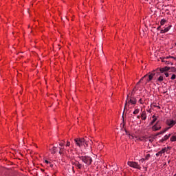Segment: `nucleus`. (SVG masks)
Segmentation results:
<instances>
[{
  "label": "nucleus",
  "mask_w": 176,
  "mask_h": 176,
  "mask_svg": "<svg viewBox=\"0 0 176 176\" xmlns=\"http://www.w3.org/2000/svg\"><path fill=\"white\" fill-rule=\"evenodd\" d=\"M134 93H135L134 91H133L131 93V96L129 98V96H127L124 110L126 109V107H128L129 108H133V107H131V106L135 105V104H137V98H135V96H134Z\"/></svg>",
  "instance_id": "f257e3e1"
},
{
  "label": "nucleus",
  "mask_w": 176,
  "mask_h": 176,
  "mask_svg": "<svg viewBox=\"0 0 176 176\" xmlns=\"http://www.w3.org/2000/svg\"><path fill=\"white\" fill-rule=\"evenodd\" d=\"M153 76H155V73H148V74L144 75L137 83V85H140V83H142V80H144V85H148L152 79H153Z\"/></svg>",
  "instance_id": "f03ea898"
},
{
  "label": "nucleus",
  "mask_w": 176,
  "mask_h": 176,
  "mask_svg": "<svg viewBox=\"0 0 176 176\" xmlns=\"http://www.w3.org/2000/svg\"><path fill=\"white\" fill-rule=\"evenodd\" d=\"M78 157L80 160L82 161V163H85V164H86V166H90V164H91V163L93 162V159H91V157L79 156Z\"/></svg>",
  "instance_id": "7ed1b4c3"
},
{
  "label": "nucleus",
  "mask_w": 176,
  "mask_h": 176,
  "mask_svg": "<svg viewBox=\"0 0 176 176\" xmlns=\"http://www.w3.org/2000/svg\"><path fill=\"white\" fill-rule=\"evenodd\" d=\"M91 145H93V141H91V140H85L82 146L86 149V151H87V152H91V149L93 148Z\"/></svg>",
  "instance_id": "20e7f679"
},
{
  "label": "nucleus",
  "mask_w": 176,
  "mask_h": 176,
  "mask_svg": "<svg viewBox=\"0 0 176 176\" xmlns=\"http://www.w3.org/2000/svg\"><path fill=\"white\" fill-rule=\"evenodd\" d=\"M74 142L76 146H78V148H81V146L85 145V138H76L74 139Z\"/></svg>",
  "instance_id": "39448f33"
},
{
  "label": "nucleus",
  "mask_w": 176,
  "mask_h": 176,
  "mask_svg": "<svg viewBox=\"0 0 176 176\" xmlns=\"http://www.w3.org/2000/svg\"><path fill=\"white\" fill-rule=\"evenodd\" d=\"M59 146H61L59 148V153L60 155H62V153H72V149L69 150H65V148H63L64 146V143H60Z\"/></svg>",
  "instance_id": "423d86ee"
},
{
  "label": "nucleus",
  "mask_w": 176,
  "mask_h": 176,
  "mask_svg": "<svg viewBox=\"0 0 176 176\" xmlns=\"http://www.w3.org/2000/svg\"><path fill=\"white\" fill-rule=\"evenodd\" d=\"M127 164L129 166V167L137 168L138 170H141V166L138 164V162L129 161Z\"/></svg>",
  "instance_id": "0eeeda50"
},
{
  "label": "nucleus",
  "mask_w": 176,
  "mask_h": 176,
  "mask_svg": "<svg viewBox=\"0 0 176 176\" xmlns=\"http://www.w3.org/2000/svg\"><path fill=\"white\" fill-rule=\"evenodd\" d=\"M126 135H129L130 140H133L134 141H142V137H138L134 135H131L127 132V131H125Z\"/></svg>",
  "instance_id": "6e6552de"
},
{
  "label": "nucleus",
  "mask_w": 176,
  "mask_h": 176,
  "mask_svg": "<svg viewBox=\"0 0 176 176\" xmlns=\"http://www.w3.org/2000/svg\"><path fill=\"white\" fill-rule=\"evenodd\" d=\"M160 129H162V124H160V122L157 121L155 125H153L151 127V130L153 131H158V130H160Z\"/></svg>",
  "instance_id": "1a4fd4ad"
},
{
  "label": "nucleus",
  "mask_w": 176,
  "mask_h": 176,
  "mask_svg": "<svg viewBox=\"0 0 176 176\" xmlns=\"http://www.w3.org/2000/svg\"><path fill=\"white\" fill-rule=\"evenodd\" d=\"M166 124H167V126H169L168 128H166L168 130V129H171V127H173V126H175L176 121L173 120H171V119L167 120H166Z\"/></svg>",
  "instance_id": "9d476101"
},
{
  "label": "nucleus",
  "mask_w": 176,
  "mask_h": 176,
  "mask_svg": "<svg viewBox=\"0 0 176 176\" xmlns=\"http://www.w3.org/2000/svg\"><path fill=\"white\" fill-rule=\"evenodd\" d=\"M171 25H169L168 27L165 28L164 29L161 30L160 34H166V32H168L170 30H171Z\"/></svg>",
  "instance_id": "9b49d317"
},
{
  "label": "nucleus",
  "mask_w": 176,
  "mask_h": 176,
  "mask_svg": "<svg viewBox=\"0 0 176 176\" xmlns=\"http://www.w3.org/2000/svg\"><path fill=\"white\" fill-rule=\"evenodd\" d=\"M74 166H75L76 168H79L80 170L83 168V167H85L82 164L79 163L78 161H76V162H74Z\"/></svg>",
  "instance_id": "f8f14e48"
},
{
  "label": "nucleus",
  "mask_w": 176,
  "mask_h": 176,
  "mask_svg": "<svg viewBox=\"0 0 176 176\" xmlns=\"http://www.w3.org/2000/svg\"><path fill=\"white\" fill-rule=\"evenodd\" d=\"M167 152V148H162L160 151L156 153V156H162V155L166 153Z\"/></svg>",
  "instance_id": "ddd939ff"
},
{
  "label": "nucleus",
  "mask_w": 176,
  "mask_h": 176,
  "mask_svg": "<svg viewBox=\"0 0 176 176\" xmlns=\"http://www.w3.org/2000/svg\"><path fill=\"white\" fill-rule=\"evenodd\" d=\"M142 120H146V111H143L141 114Z\"/></svg>",
  "instance_id": "4468645a"
},
{
  "label": "nucleus",
  "mask_w": 176,
  "mask_h": 176,
  "mask_svg": "<svg viewBox=\"0 0 176 176\" xmlns=\"http://www.w3.org/2000/svg\"><path fill=\"white\" fill-rule=\"evenodd\" d=\"M170 137H171V133H169L168 135H165L162 138V141H167V140H168L170 138Z\"/></svg>",
  "instance_id": "2eb2a0df"
},
{
  "label": "nucleus",
  "mask_w": 176,
  "mask_h": 176,
  "mask_svg": "<svg viewBox=\"0 0 176 176\" xmlns=\"http://www.w3.org/2000/svg\"><path fill=\"white\" fill-rule=\"evenodd\" d=\"M150 138L149 137H146V136H142V141L143 142H148V141L150 140Z\"/></svg>",
  "instance_id": "dca6fc26"
},
{
  "label": "nucleus",
  "mask_w": 176,
  "mask_h": 176,
  "mask_svg": "<svg viewBox=\"0 0 176 176\" xmlns=\"http://www.w3.org/2000/svg\"><path fill=\"white\" fill-rule=\"evenodd\" d=\"M158 118H159L158 116H156L155 115H153L152 116L153 120L151 121V124H153L155 123V122H156V120H157Z\"/></svg>",
  "instance_id": "f3484780"
},
{
  "label": "nucleus",
  "mask_w": 176,
  "mask_h": 176,
  "mask_svg": "<svg viewBox=\"0 0 176 176\" xmlns=\"http://www.w3.org/2000/svg\"><path fill=\"white\" fill-rule=\"evenodd\" d=\"M57 148H56V146L52 147L50 151H51V153H52L53 155H54V153H56V152H57Z\"/></svg>",
  "instance_id": "a211bd4d"
},
{
  "label": "nucleus",
  "mask_w": 176,
  "mask_h": 176,
  "mask_svg": "<svg viewBox=\"0 0 176 176\" xmlns=\"http://www.w3.org/2000/svg\"><path fill=\"white\" fill-rule=\"evenodd\" d=\"M151 156L152 155L150 153L146 154L144 160H149L151 159Z\"/></svg>",
  "instance_id": "6ab92c4d"
},
{
  "label": "nucleus",
  "mask_w": 176,
  "mask_h": 176,
  "mask_svg": "<svg viewBox=\"0 0 176 176\" xmlns=\"http://www.w3.org/2000/svg\"><path fill=\"white\" fill-rule=\"evenodd\" d=\"M167 23V21L166 19H162L160 21V25H164Z\"/></svg>",
  "instance_id": "aec40b11"
},
{
  "label": "nucleus",
  "mask_w": 176,
  "mask_h": 176,
  "mask_svg": "<svg viewBox=\"0 0 176 176\" xmlns=\"http://www.w3.org/2000/svg\"><path fill=\"white\" fill-rule=\"evenodd\" d=\"M133 115H137L140 113V109H135V111L133 112Z\"/></svg>",
  "instance_id": "412c9836"
},
{
  "label": "nucleus",
  "mask_w": 176,
  "mask_h": 176,
  "mask_svg": "<svg viewBox=\"0 0 176 176\" xmlns=\"http://www.w3.org/2000/svg\"><path fill=\"white\" fill-rule=\"evenodd\" d=\"M163 80H164V78H163L162 76H160L158 78V79H157V81H158V82H163Z\"/></svg>",
  "instance_id": "4be33fe9"
},
{
  "label": "nucleus",
  "mask_w": 176,
  "mask_h": 176,
  "mask_svg": "<svg viewBox=\"0 0 176 176\" xmlns=\"http://www.w3.org/2000/svg\"><path fill=\"white\" fill-rule=\"evenodd\" d=\"M167 130H168V129L166 128L164 131H160L158 134H164Z\"/></svg>",
  "instance_id": "5701e85b"
},
{
  "label": "nucleus",
  "mask_w": 176,
  "mask_h": 176,
  "mask_svg": "<svg viewBox=\"0 0 176 176\" xmlns=\"http://www.w3.org/2000/svg\"><path fill=\"white\" fill-rule=\"evenodd\" d=\"M160 72H164V71H167V67L162 68L160 69Z\"/></svg>",
  "instance_id": "b1692460"
},
{
  "label": "nucleus",
  "mask_w": 176,
  "mask_h": 176,
  "mask_svg": "<svg viewBox=\"0 0 176 176\" xmlns=\"http://www.w3.org/2000/svg\"><path fill=\"white\" fill-rule=\"evenodd\" d=\"M98 149H100V151H101V149H102V148H104V145H102V144H99V146H98Z\"/></svg>",
  "instance_id": "393cba45"
},
{
  "label": "nucleus",
  "mask_w": 176,
  "mask_h": 176,
  "mask_svg": "<svg viewBox=\"0 0 176 176\" xmlns=\"http://www.w3.org/2000/svg\"><path fill=\"white\" fill-rule=\"evenodd\" d=\"M175 78H176V75H175V74H173L172 76H171V78H170V79H171L172 80H174V79H175Z\"/></svg>",
  "instance_id": "a878e982"
},
{
  "label": "nucleus",
  "mask_w": 176,
  "mask_h": 176,
  "mask_svg": "<svg viewBox=\"0 0 176 176\" xmlns=\"http://www.w3.org/2000/svg\"><path fill=\"white\" fill-rule=\"evenodd\" d=\"M153 142V139L152 138H150V140H148V144H152Z\"/></svg>",
  "instance_id": "bb28decb"
},
{
  "label": "nucleus",
  "mask_w": 176,
  "mask_h": 176,
  "mask_svg": "<svg viewBox=\"0 0 176 176\" xmlns=\"http://www.w3.org/2000/svg\"><path fill=\"white\" fill-rule=\"evenodd\" d=\"M70 145H71V142H67V144H66V148L68 147V146H70Z\"/></svg>",
  "instance_id": "cd10ccee"
},
{
  "label": "nucleus",
  "mask_w": 176,
  "mask_h": 176,
  "mask_svg": "<svg viewBox=\"0 0 176 176\" xmlns=\"http://www.w3.org/2000/svg\"><path fill=\"white\" fill-rule=\"evenodd\" d=\"M165 58H173V60H176V58L174 56H169V57H166Z\"/></svg>",
  "instance_id": "c85d7f7f"
},
{
  "label": "nucleus",
  "mask_w": 176,
  "mask_h": 176,
  "mask_svg": "<svg viewBox=\"0 0 176 176\" xmlns=\"http://www.w3.org/2000/svg\"><path fill=\"white\" fill-rule=\"evenodd\" d=\"M138 102H140V104H144V101H142V98L139 100Z\"/></svg>",
  "instance_id": "c756f323"
},
{
  "label": "nucleus",
  "mask_w": 176,
  "mask_h": 176,
  "mask_svg": "<svg viewBox=\"0 0 176 176\" xmlns=\"http://www.w3.org/2000/svg\"><path fill=\"white\" fill-rule=\"evenodd\" d=\"M164 75H165L166 78H168L170 74L168 73H164Z\"/></svg>",
  "instance_id": "7c9ffc66"
},
{
  "label": "nucleus",
  "mask_w": 176,
  "mask_h": 176,
  "mask_svg": "<svg viewBox=\"0 0 176 176\" xmlns=\"http://www.w3.org/2000/svg\"><path fill=\"white\" fill-rule=\"evenodd\" d=\"M45 163H46L47 164H50V162L47 161V160H45Z\"/></svg>",
  "instance_id": "2f4dec72"
},
{
  "label": "nucleus",
  "mask_w": 176,
  "mask_h": 176,
  "mask_svg": "<svg viewBox=\"0 0 176 176\" xmlns=\"http://www.w3.org/2000/svg\"><path fill=\"white\" fill-rule=\"evenodd\" d=\"M166 61H167V60H166V58H164V59L162 60V62H163V63H166Z\"/></svg>",
  "instance_id": "473e14b6"
},
{
  "label": "nucleus",
  "mask_w": 176,
  "mask_h": 176,
  "mask_svg": "<svg viewBox=\"0 0 176 176\" xmlns=\"http://www.w3.org/2000/svg\"><path fill=\"white\" fill-rule=\"evenodd\" d=\"M160 28H161V26H159L157 28V30L159 31V30H160Z\"/></svg>",
  "instance_id": "72a5a7b5"
},
{
  "label": "nucleus",
  "mask_w": 176,
  "mask_h": 176,
  "mask_svg": "<svg viewBox=\"0 0 176 176\" xmlns=\"http://www.w3.org/2000/svg\"><path fill=\"white\" fill-rule=\"evenodd\" d=\"M166 64H170V61H166Z\"/></svg>",
  "instance_id": "f704fd0d"
},
{
  "label": "nucleus",
  "mask_w": 176,
  "mask_h": 176,
  "mask_svg": "<svg viewBox=\"0 0 176 176\" xmlns=\"http://www.w3.org/2000/svg\"><path fill=\"white\" fill-rule=\"evenodd\" d=\"M138 119L140 118V116H138Z\"/></svg>",
  "instance_id": "c9c22d12"
},
{
  "label": "nucleus",
  "mask_w": 176,
  "mask_h": 176,
  "mask_svg": "<svg viewBox=\"0 0 176 176\" xmlns=\"http://www.w3.org/2000/svg\"><path fill=\"white\" fill-rule=\"evenodd\" d=\"M147 112H149V110H147Z\"/></svg>",
  "instance_id": "e433bc0d"
}]
</instances>
